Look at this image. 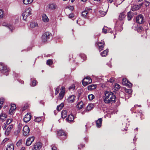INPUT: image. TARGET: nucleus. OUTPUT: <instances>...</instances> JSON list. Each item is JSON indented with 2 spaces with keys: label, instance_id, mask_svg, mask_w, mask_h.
<instances>
[{
  "label": "nucleus",
  "instance_id": "052dcab7",
  "mask_svg": "<svg viewBox=\"0 0 150 150\" xmlns=\"http://www.w3.org/2000/svg\"><path fill=\"white\" fill-rule=\"evenodd\" d=\"M7 125H7V124L6 123L2 127L3 129L4 130L6 129V127L7 126Z\"/></svg>",
  "mask_w": 150,
  "mask_h": 150
},
{
  "label": "nucleus",
  "instance_id": "393cba45",
  "mask_svg": "<svg viewBox=\"0 0 150 150\" xmlns=\"http://www.w3.org/2000/svg\"><path fill=\"white\" fill-rule=\"evenodd\" d=\"M7 117L6 115L4 113H2L0 115V120L2 121L5 120Z\"/></svg>",
  "mask_w": 150,
  "mask_h": 150
},
{
  "label": "nucleus",
  "instance_id": "423d86ee",
  "mask_svg": "<svg viewBox=\"0 0 150 150\" xmlns=\"http://www.w3.org/2000/svg\"><path fill=\"white\" fill-rule=\"evenodd\" d=\"M136 22L139 24H141L144 23V17L142 14L137 16L136 18Z\"/></svg>",
  "mask_w": 150,
  "mask_h": 150
},
{
  "label": "nucleus",
  "instance_id": "f3484780",
  "mask_svg": "<svg viewBox=\"0 0 150 150\" xmlns=\"http://www.w3.org/2000/svg\"><path fill=\"white\" fill-rule=\"evenodd\" d=\"M97 45L99 47V49L100 50H102L105 45L104 42L103 40H101V42L98 43Z\"/></svg>",
  "mask_w": 150,
  "mask_h": 150
},
{
  "label": "nucleus",
  "instance_id": "6ab92c4d",
  "mask_svg": "<svg viewBox=\"0 0 150 150\" xmlns=\"http://www.w3.org/2000/svg\"><path fill=\"white\" fill-rule=\"evenodd\" d=\"M110 30L109 28H108L104 26L103 28L102 33L105 34L107 32H110L111 33H113V31L112 30L110 31Z\"/></svg>",
  "mask_w": 150,
  "mask_h": 150
},
{
  "label": "nucleus",
  "instance_id": "2f4dec72",
  "mask_svg": "<svg viewBox=\"0 0 150 150\" xmlns=\"http://www.w3.org/2000/svg\"><path fill=\"white\" fill-rule=\"evenodd\" d=\"M33 0H23V2L25 4H30L32 3Z\"/></svg>",
  "mask_w": 150,
  "mask_h": 150
},
{
  "label": "nucleus",
  "instance_id": "39448f33",
  "mask_svg": "<svg viewBox=\"0 0 150 150\" xmlns=\"http://www.w3.org/2000/svg\"><path fill=\"white\" fill-rule=\"evenodd\" d=\"M125 13L122 12L120 13L119 16L118 21L117 23V24L118 23L119 21H120V25H122L123 24V21L125 18Z\"/></svg>",
  "mask_w": 150,
  "mask_h": 150
},
{
  "label": "nucleus",
  "instance_id": "dca6fc26",
  "mask_svg": "<svg viewBox=\"0 0 150 150\" xmlns=\"http://www.w3.org/2000/svg\"><path fill=\"white\" fill-rule=\"evenodd\" d=\"M13 128V126L12 125H10L7 127L5 132V134L6 135H8L11 132V130Z\"/></svg>",
  "mask_w": 150,
  "mask_h": 150
},
{
  "label": "nucleus",
  "instance_id": "8fccbe9b",
  "mask_svg": "<svg viewBox=\"0 0 150 150\" xmlns=\"http://www.w3.org/2000/svg\"><path fill=\"white\" fill-rule=\"evenodd\" d=\"M75 89V86L74 85H72L71 86H69V90H74Z\"/></svg>",
  "mask_w": 150,
  "mask_h": 150
},
{
  "label": "nucleus",
  "instance_id": "bb28decb",
  "mask_svg": "<svg viewBox=\"0 0 150 150\" xmlns=\"http://www.w3.org/2000/svg\"><path fill=\"white\" fill-rule=\"evenodd\" d=\"M14 149V145L12 144H9L8 145L6 150H13Z\"/></svg>",
  "mask_w": 150,
  "mask_h": 150
},
{
  "label": "nucleus",
  "instance_id": "6e6d98bb",
  "mask_svg": "<svg viewBox=\"0 0 150 150\" xmlns=\"http://www.w3.org/2000/svg\"><path fill=\"white\" fill-rule=\"evenodd\" d=\"M52 150H57V149L56 147L54 145H52Z\"/></svg>",
  "mask_w": 150,
  "mask_h": 150
},
{
  "label": "nucleus",
  "instance_id": "3c124183",
  "mask_svg": "<svg viewBox=\"0 0 150 150\" xmlns=\"http://www.w3.org/2000/svg\"><path fill=\"white\" fill-rule=\"evenodd\" d=\"M3 17V11L2 10H0V18H2Z\"/></svg>",
  "mask_w": 150,
  "mask_h": 150
},
{
  "label": "nucleus",
  "instance_id": "a19ab883",
  "mask_svg": "<svg viewBox=\"0 0 150 150\" xmlns=\"http://www.w3.org/2000/svg\"><path fill=\"white\" fill-rule=\"evenodd\" d=\"M42 120V118L41 117H37L34 120L35 122H39Z\"/></svg>",
  "mask_w": 150,
  "mask_h": 150
},
{
  "label": "nucleus",
  "instance_id": "f03ea898",
  "mask_svg": "<svg viewBox=\"0 0 150 150\" xmlns=\"http://www.w3.org/2000/svg\"><path fill=\"white\" fill-rule=\"evenodd\" d=\"M0 71L6 76L9 74V69L4 63H0Z\"/></svg>",
  "mask_w": 150,
  "mask_h": 150
},
{
  "label": "nucleus",
  "instance_id": "9d476101",
  "mask_svg": "<svg viewBox=\"0 0 150 150\" xmlns=\"http://www.w3.org/2000/svg\"><path fill=\"white\" fill-rule=\"evenodd\" d=\"M42 146V144L40 142H36L35 144L32 148L33 150H39Z\"/></svg>",
  "mask_w": 150,
  "mask_h": 150
},
{
  "label": "nucleus",
  "instance_id": "b1692460",
  "mask_svg": "<svg viewBox=\"0 0 150 150\" xmlns=\"http://www.w3.org/2000/svg\"><path fill=\"white\" fill-rule=\"evenodd\" d=\"M42 42H45L47 41V32H45L42 35Z\"/></svg>",
  "mask_w": 150,
  "mask_h": 150
},
{
  "label": "nucleus",
  "instance_id": "ea45409f",
  "mask_svg": "<svg viewBox=\"0 0 150 150\" xmlns=\"http://www.w3.org/2000/svg\"><path fill=\"white\" fill-rule=\"evenodd\" d=\"M120 86L117 83H116L114 85V88L116 91L118 90L120 88Z\"/></svg>",
  "mask_w": 150,
  "mask_h": 150
},
{
  "label": "nucleus",
  "instance_id": "cd10ccee",
  "mask_svg": "<svg viewBox=\"0 0 150 150\" xmlns=\"http://www.w3.org/2000/svg\"><path fill=\"white\" fill-rule=\"evenodd\" d=\"M128 20L129 21L131 19L133 16L132 13L131 11H129L127 13Z\"/></svg>",
  "mask_w": 150,
  "mask_h": 150
},
{
  "label": "nucleus",
  "instance_id": "603ef678",
  "mask_svg": "<svg viewBox=\"0 0 150 150\" xmlns=\"http://www.w3.org/2000/svg\"><path fill=\"white\" fill-rule=\"evenodd\" d=\"M149 2L147 1H145V4L146 6H149Z\"/></svg>",
  "mask_w": 150,
  "mask_h": 150
},
{
  "label": "nucleus",
  "instance_id": "f8f14e48",
  "mask_svg": "<svg viewBox=\"0 0 150 150\" xmlns=\"http://www.w3.org/2000/svg\"><path fill=\"white\" fill-rule=\"evenodd\" d=\"M48 8L51 10L54 11L58 8V7L55 3H50L48 5Z\"/></svg>",
  "mask_w": 150,
  "mask_h": 150
},
{
  "label": "nucleus",
  "instance_id": "774afa93",
  "mask_svg": "<svg viewBox=\"0 0 150 150\" xmlns=\"http://www.w3.org/2000/svg\"><path fill=\"white\" fill-rule=\"evenodd\" d=\"M81 1L83 2H86V1L87 0H81Z\"/></svg>",
  "mask_w": 150,
  "mask_h": 150
},
{
  "label": "nucleus",
  "instance_id": "c9c22d12",
  "mask_svg": "<svg viewBox=\"0 0 150 150\" xmlns=\"http://www.w3.org/2000/svg\"><path fill=\"white\" fill-rule=\"evenodd\" d=\"M139 6L138 5L134 6L131 8V10L132 11H134L136 10H138L139 8Z\"/></svg>",
  "mask_w": 150,
  "mask_h": 150
},
{
  "label": "nucleus",
  "instance_id": "69168bd1",
  "mask_svg": "<svg viewBox=\"0 0 150 150\" xmlns=\"http://www.w3.org/2000/svg\"><path fill=\"white\" fill-rule=\"evenodd\" d=\"M20 150H25V147H22L21 149Z\"/></svg>",
  "mask_w": 150,
  "mask_h": 150
},
{
  "label": "nucleus",
  "instance_id": "412c9836",
  "mask_svg": "<svg viewBox=\"0 0 150 150\" xmlns=\"http://www.w3.org/2000/svg\"><path fill=\"white\" fill-rule=\"evenodd\" d=\"M75 97V96L74 95H71L70 96L68 99V102L70 103H72L74 102Z\"/></svg>",
  "mask_w": 150,
  "mask_h": 150
},
{
  "label": "nucleus",
  "instance_id": "4be33fe9",
  "mask_svg": "<svg viewBox=\"0 0 150 150\" xmlns=\"http://www.w3.org/2000/svg\"><path fill=\"white\" fill-rule=\"evenodd\" d=\"M57 134L58 136H61L63 135H64L65 137L66 136V134L62 130H60L58 131Z\"/></svg>",
  "mask_w": 150,
  "mask_h": 150
},
{
  "label": "nucleus",
  "instance_id": "4c0bfd02",
  "mask_svg": "<svg viewBox=\"0 0 150 150\" xmlns=\"http://www.w3.org/2000/svg\"><path fill=\"white\" fill-rule=\"evenodd\" d=\"M64 104L63 103H62L60 105H58L57 108V109L58 111H59L62 109V108L64 107Z\"/></svg>",
  "mask_w": 150,
  "mask_h": 150
},
{
  "label": "nucleus",
  "instance_id": "473e14b6",
  "mask_svg": "<svg viewBox=\"0 0 150 150\" xmlns=\"http://www.w3.org/2000/svg\"><path fill=\"white\" fill-rule=\"evenodd\" d=\"M76 23L80 25H82L85 23L80 18L77 20Z\"/></svg>",
  "mask_w": 150,
  "mask_h": 150
},
{
  "label": "nucleus",
  "instance_id": "4d7b16f0",
  "mask_svg": "<svg viewBox=\"0 0 150 150\" xmlns=\"http://www.w3.org/2000/svg\"><path fill=\"white\" fill-rule=\"evenodd\" d=\"M22 125L21 124H19L18 125V128L19 130H20L21 128Z\"/></svg>",
  "mask_w": 150,
  "mask_h": 150
},
{
  "label": "nucleus",
  "instance_id": "c03bdc74",
  "mask_svg": "<svg viewBox=\"0 0 150 150\" xmlns=\"http://www.w3.org/2000/svg\"><path fill=\"white\" fill-rule=\"evenodd\" d=\"M99 13L100 14L101 16H105L106 14V11H100Z\"/></svg>",
  "mask_w": 150,
  "mask_h": 150
},
{
  "label": "nucleus",
  "instance_id": "f257e3e1",
  "mask_svg": "<svg viewBox=\"0 0 150 150\" xmlns=\"http://www.w3.org/2000/svg\"><path fill=\"white\" fill-rule=\"evenodd\" d=\"M115 99L116 96L112 92L108 91L105 92L103 100L105 103L112 104L115 102Z\"/></svg>",
  "mask_w": 150,
  "mask_h": 150
},
{
  "label": "nucleus",
  "instance_id": "e433bc0d",
  "mask_svg": "<svg viewBox=\"0 0 150 150\" xmlns=\"http://www.w3.org/2000/svg\"><path fill=\"white\" fill-rule=\"evenodd\" d=\"M42 21L45 22H47V16L45 14H43L42 16Z\"/></svg>",
  "mask_w": 150,
  "mask_h": 150
},
{
  "label": "nucleus",
  "instance_id": "c756f323",
  "mask_svg": "<svg viewBox=\"0 0 150 150\" xmlns=\"http://www.w3.org/2000/svg\"><path fill=\"white\" fill-rule=\"evenodd\" d=\"M83 103L82 101L79 102L77 105V106L79 109H81L83 107Z\"/></svg>",
  "mask_w": 150,
  "mask_h": 150
},
{
  "label": "nucleus",
  "instance_id": "338daca9",
  "mask_svg": "<svg viewBox=\"0 0 150 150\" xmlns=\"http://www.w3.org/2000/svg\"><path fill=\"white\" fill-rule=\"evenodd\" d=\"M7 140V139H4L3 141V143H5V142H6Z\"/></svg>",
  "mask_w": 150,
  "mask_h": 150
},
{
  "label": "nucleus",
  "instance_id": "5fc2aeb1",
  "mask_svg": "<svg viewBox=\"0 0 150 150\" xmlns=\"http://www.w3.org/2000/svg\"><path fill=\"white\" fill-rule=\"evenodd\" d=\"M81 58H83V60H85L86 59V56L84 54H81L80 55Z\"/></svg>",
  "mask_w": 150,
  "mask_h": 150
},
{
  "label": "nucleus",
  "instance_id": "72a5a7b5",
  "mask_svg": "<svg viewBox=\"0 0 150 150\" xmlns=\"http://www.w3.org/2000/svg\"><path fill=\"white\" fill-rule=\"evenodd\" d=\"M108 52V50H106L100 53V54L102 57H105L107 55Z\"/></svg>",
  "mask_w": 150,
  "mask_h": 150
},
{
  "label": "nucleus",
  "instance_id": "a18cd8bd",
  "mask_svg": "<svg viewBox=\"0 0 150 150\" xmlns=\"http://www.w3.org/2000/svg\"><path fill=\"white\" fill-rule=\"evenodd\" d=\"M13 120L12 119H8L6 122V124L7 125H8L10 124V123Z\"/></svg>",
  "mask_w": 150,
  "mask_h": 150
},
{
  "label": "nucleus",
  "instance_id": "a878e982",
  "mask_svg": "<svg viewBox=\"0 0 150 150\" xmlns=\"http://www.w3.org/2000/svg\"><path fill=\"white\" fill-rule=\"evenodd\" d=\"M30 26L31 28H33L36 27H38V25L36 22H31L30 24Z\"/></svg>",
  "mask_w": 150,
  "mask_h": 150
},
{
  "label": "nucleus",
  "instance_id": "58836bf2",
  "mask_svg": "<svg viewBox=\"0 0 150 150\" xmlns=\"http://www.w3.org/2000/svg\"><path fill=\"white\" fill-rule=\"evenodd\" d=\"M125 91L127 93L129 94V96L131 97V95H130V94H131L132 92V90L131 89L125 88Z\"/></svg>",
  "mask_w": 150,
  "mask_h": 150
},
{
  "label": "nucleus",
  "instance_id": "a211bd4d",
  "mask_svg": "<svg viewBox=\"0 0 150 150\" xmlns=\"http://www.w3.org/2000/svg\"><path fill=\"white\" fill-rule=\"evenodd\" d=\"M94 105L92 103H90L87 106L86 111L88 112L90 110H92L94 107Z\"/></svg>",
  "mask_w": 150,
  "mask_h": 150
},
{
  "label": "nucleus",
  "instance_id": "680f3d73",
  "mask_svg": "<svg viewBox=\"0 0 150 150\" xmlns=\"http://www.w3.org/2000/svg\"><path fill=\"white\" fill-rule=\"evenodd\" d=\"M107 1L110 3H111L114 0H106Z\"/></svg>",
  "mask_w": 150,
  "mask_h": 150
},
{
  "label": "nucleus",
  "instance_id": "7c9ffc66",
  "mask_svg": "<svg viewBox=\"0 0 150 150\" xmlns=\"http://www.w3.org/2000/svg\"><path fill=\"white\" fill-rule=\"evenodd\" d=\"M67 110H64L62 111L61 113L62 117L64 119L67 116Z\"/></svg>",
  "mask_w": 150,
  "mask_h": 150
},
{
  "label": "nucleus",
  "instance_id": "49530a36",
  "mask_svg": "<svg viewBox=\"0 0 150 150\" xmlns=\"http://www.w3.org/2000/svg\"><path fill=\"white\" fill-rule=\"evenodd\" d=\"M37 82L36 80H33L32 83V85L33 86H36Z\"/></svg>",
  "mask_w": 150,
  "mask_h": 150
},
{
  "label": "nucleus",
  "instance_id": "864d4df0",
  "mask_svg": "<svg viewBox=\"0 0 150 150\" xmlns=\"http://www.w3.org/2000/svg\"><path fill=\"white\" fill-rule=\"evenodd\" d=\"M59 89L58 87H57L56 88L55 91V94L57 95L59 93Z\"/></svg>",
  "mask_w": 150,
  "mask_h": 150
},
{
  "label": "nucleus",
  "instance_id": "2eb2a0df",
  "mask_svg": "<svg viewBox=\"0 0 150 150\" xmlns=\"http://www.w3.org/2000/svg\"><path fill=\"white\" fill-rule=\"evenodd\" d=\"M31 119V115L27 113L25 115L23 118V120L25 122H28Z\"/></svg>",
  "mask_w": 150,
  "mask_h": 150
},
{
  "label": "nucleus",
  "instance_id": "c85d7f7f",
  "mask_svg": "<svg viewBox=\"0 0 150 150\" xmlns=\"http://www.w3.org/2000/svg\"><path fill=\"white\" fill-rule=\"evenodd\" d=\"M96 88V85L94 84H92L88 86V89L89 90H91Z\"/></svg>",
  "mask_w": 150,
  "mask_h": 150
},
{
  "label": "nucleus",
  "instance_id": "13d9d810",
  "mask_svg": "<svg viewBox=\"0 0 150 150\" xmlns=\"http://www.w3.org/2000/svg\"><path fill=\"white\" fill-rule=\"evenodd\" d=\"M114 80L115 79H114L111 78L108 81L110 82L111 83H112L114 82Z\"/></svg>",
  "mask_w": 150,
  "mask_h": 150
},
{
  "label": "nucleus",
  "instance_id": "ddd939ff",
  "mask_svg": "<svg viewBox=\"0 0 150 150\" xmlns=\"http://www.w3.org/2000/svg\"><path fill=\"white\" fill-rule=\"evenodd\" d=\"M16 108V107L15 104H11V108L9 110V113L10 114L12 115Z\"/></svg>",
  "mask_w": 150,
  "mask_h": 150
},
{
  "label": "nucleus",
  "instance_id": "6e6552de",
  "mask_svg": "<svg viewBox=\"0 0 150 150\" xmlns=\"http://www.w3.org/2000/svg\"><path fill=\"white\" fill-rule=\"evenodd\" d=\"M23 131L24 136H27L29 135L30 129L28 126H25L23 127Z\"/></svg>",
  "mask_w": 150,
  "mask_h": 150
},
{
  "label": "nucleus",
  "instance_id": "aec40b11",
  "mask_svg": "<svg viewBox=\"0 0 150 150\" xmlns=\"http://www.w3.org/2000/svg\"><path fill=\"white\" fill-rule=\"evenodd\" d=\"M74 119V117L72 114L69 115L68 117L67 118V121L69 122H72Z\"/></svg>",
  "mask_w": 150,
  "mask_h": 150
},
{
  "label": "nucleus",
  "instance_id": "e2e57ef3",
  "mask_svg": "<svg viewBox=\"0 0 150 150\" xmlns=\"http://www.w3.org/2000/svg\"><path fill=\"white\" fill-rule=\"evenodd\" d=\"M86 112H88L87 111H86V110H85L84 111L82 112L81 113L83 115L85 114V113Z\"/></svg>",
  "mask_w": 150,
  "mask_h": 150
},
{
  "label": "nucleus",
  "instance_id": "20e7f679",
  "mask_svg": "<svg viewBox=\"0 0 150 150\" xmlns=\"http://www.w3.org/2000/svg\"><path fill=\"white\" fill-rule=\"evenodd\" d=\"M92 11V9L89 8H86L85 10L83 11L82 13V15L84 17H87L88 15L91 13Z\"/></svg>",
  "mask_w": 150,
  "mask_h": 150
},
{
  "label": "nucleus",
  "instance_id": "4468645a",
  "mask_svg": "<svg viewBox=\"0 0 150 150\" xmlns=\"http://www.w3.org/2000/svg\"><path fill=\"white\" fill-rule=\"evenodd\" d=\"M62 90L59 94V99H62L64 96L65 93V88L62 86L61 87Z\"/></svg>",
  "mask_w": 150,
  "mask_h": 150
},
{
  "label": "nucleus",
  "instance_id": "37998d69",
  "mask_svg": "<svg viewBox=\"0 0 150 150\" xmlns=\"http://www.w3.org/2000/svg\"><path fill=\"white\" fill-rule=\"evenodd\" d=\"M23 140L22 139H20L18 140L16 143V145L17 146H20L22 143Z\"/></svg>",
  "mask_w": 150,
  "mask_h": 150
},
{
  "label": "nucleus",
  "instance_id": "bf43d9fd",
  "mask_svg": "<svg viewBox=\"0 0 150 150\" xmlns=\"http://www.w3.org/2000/svg\"><path fill=\"white\" fill-rule=\"evenodd\" d=\"M74 16L73 13H71L69 15V18H72Z\"/></svg>",
  "mask_w": 150,
  "mask_h": 150
},
{
  "label": "nucleus",
  "instance_id": "79ce46f5",
  "mask_svg": "<svg viewBox=\"0 0 150 150\" xmlns=\"http://www.w3.org/2000/svg\"><path fill=\"white\" fill-rule=\"evenodd\" d=\"M88 98L90 100H93L95 98V96L91 94L89 95L88 96Z\"/></svg>",
  "mask_w": 150,
  "mask_h": 150
},
{
  "label": "nucleus",
  "instance_id": "9b49d317",
  "mask_svg": "<svg viewBox=\"0 0 150 150\" xmlns=\"http://www.w3.org/2000/svg\"><path fill=\"white\" fill-rule=\"evenodd\" d=\"M35 139V137L33 136L28 138L26 141V145L27 146H29L31 144Z\"/></svg>",
  "mask_w": 150,
  "mask_h": 150
},
{
  "label": "nucleus",
  "instance_id": "0e129e2a",
  "mask_svg": "<svg viewBox=\"0 0 150 150\" xmlns=\"http://www.w3.org/2000/svg\"><path fill=\"white\" fill-rule=\"evenodd\" d=\"M83 146H84V145H83V144L81 145H80L79 146L78 148L79 149L80 147H83Z\"/></svg>",
  "mask_w": 150,
  "mask_h": 150
},
{
  "label": "nucleus",
  "instance_id": "0eeeda50",
  "mask_svg": "<svg viewBox=\"0 0 150 150\" xmlns=\"http://www.w3.org/2000/svg\"><path fill=\"white\" fill-rule=\"evenodd\" d=\"M92 81L90 77L87 76L82 81L83 85L86 86L92 82Z\"/></svg>",
  "mask_w": 150,
  "mask_h": 150
},
{
  "label": "nucleus",
  "instance_id": "09e8293b",
  "mask_svg": "<svg viewBox=\"0 0 150 150\" xmlns=\"http://www.w3.org/2000/svg\"><path fill=\"white\" fill-rule=\"evenodd\" d=\"M53 63V61L52 59H49L47 60V65H51Z\"/></svg>",
  "mask_w": 150,
  "mask_h": 150
},
{
  "label": "nucleus",
  "instance_id": "de8ad7c7",
  "mask_svg": "<svg viewBox=\"0 0 150 150\" xmlns=\"http://www.w3.org/2000/svg\"><path fill=\"white\" fill-rule=\"evenodd\" d=\"M52 34L49 33L47 32V39H52Z\"/></svg>",
  "mask_w": 150,
  "mask_h": 150
},
{
  "label": "nucleus",
  "instance_id": "5701e85b",
  "mask_svg": "<svg viewBox=\"0 0 150 150\" xmlns=\"http://www.w3.org/2000/svg\"><path fill=\"white\" fill-rule=\"evenodd\" d=\"M102 119L101 118L99 119L96 122V126L98 127H101Z\"/></svg>",
  "mask_w": 150,
  "mask_h": 150
},
{
  "label": "nucleus",
  "instance_id": "f704fd0d",
  "mask_svg": "<svg viewBox=\"0 0 150 150\" xmlns=\"http://www.w3.org/2000/svg\"><path fill=\"white\" fill-rule=\"evenodd\" d=\"M5 100V98H0V109L2 108V105L4 103Z\"/></svg>",
  "mask_w": 150,
  "mask_h": 150
},
{
  "label": "nucleus",
  "instance_id": "1a4fd4ad",
  "mask_svg": "<svg viewBox=\"0 0 150 150\" xmlns=\"http://www.w3.org/2000/svg\"><path fill=\"white\" fill-rule=\"evenodd\" d=\"M122 84L123 85L129 88H131L132 87V84L126 78H123L122 80Z\"/></svg>",
  "mask_w": 150,
  "mask_h": 150
},
{
  "label": "nucleus",
  "instance_id": "7ed1b4c3",
  "mask_svg": "<svg viewBox=\"0 0 150 150\" xmlns=\"http://www.w3.org/2000/svg\"><path fill=\"white\" fill-rule=\"evenodd\" d=\"M32 9L30 7L27 8L25 11L22 13L23 19L24 21H26L27 17L29 15L32 14Z\"/></svg>",
  "mask_w": 150,
  "mask_h": 150
}]
</instances>
